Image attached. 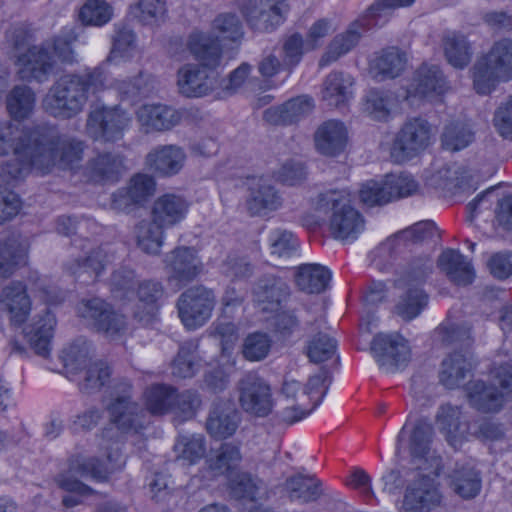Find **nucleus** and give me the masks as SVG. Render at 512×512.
Returning a JSON list of instances; mask_svg holds the SVG:
<instances>
[{"mask_svg": "<svg viewBox=\"0 0 512 512\" xmlns=\"http://www.w3.org/2000/svg\"><path fill=\"white\" fill-rule=\"evenodd\" d=\"M353 78L340 71L329 73L321 88V100L328 107L341 108L352 98Z\"/></svg>", "mask_w": 512, "mask_h": 512, "instance_id": "nucleus-29", "label": "nucleus"}, {"mask_svg": "<svg viewBox=\"0 0 512 512\" xmlns=\"http://www.w3.org/2000/svg\"><path fill=\"white\" fill-rule=\"evenodd\" d=\"M169 281L186 284L193 281L203 270V263L190 247H177L165 258Z\"/></svg>", "mask_w": 512, "mask_h": 512, "instance_id": "nucleus-19", "label": "nucleus"}, {"mask_svg": "<svg viewBox=\"0 0 512 512\" xmlns=\"http://www.w3.org/2000/svg\"><path fill=\"white\" fill-rule=\"evenodd\" d=\"M111 368L104 361H96L85 368L83 379L78 385L83 393L91 394L100 391L111 378Z\"/></svg>", "mask_w": 512, "mask_h": 512, "instance_id": "nucleus-54", "label": "nucleus"}, {"mask_svg": "<svg viewBox=\"0 0 512 512\" xmlns=\"http://www.w3.org/2000/svg\"><path fill=\"white\" fill-rule=\"evenodd\" d=\"M469 403L482 412H497L504 402V393L492 385H486L481 380L472 381L467 386Z\"/></svg>", "mask_w": 512, "mask_h": 512, "instance_id": "nucleus-36", "label": "nucleus"}, {"mask_svg": "<svg viewBox=\"0 0 512 512\" xmlns=\"http://www.w3.org/2000/svg\"><path fill=\"white\" fill-rule=\"evenodd\" d=\"M56 323L55 315L45 309L43 314L36 315L33 322L24 329V335L36 354L42 357L49 355Z\"/></svg>", "mask_w": 512, "mask_h": 512, "instance_id": "nucleus-26", "label": "nucleus"}, {"mask_svg": "<svg viewBox=\"0 0 512 512\" xmlns=\"http://www.w3.org/2000/svg\"><path fill=\"white\" fill-rule=\"evenodd\" d=\"M512 79V40L501 39L473 66V85L478 94H489L500 81Z\"/></svg>", "mask_w": 512, "mask_h": 512, "instance_id": "nucleus-6", "label": "nucleus"}, {"mask_svg": "<svg viewBox=\"0 0 512 512\" xmlns=\"http://www.w3.org/2000/svg\"><path fill=\"white\" fill-rule=\"evenodd\" d=\"M13 153L15 159L0 165V178L6 184L22 179L31 168L45 174L55 166L71 167L81 161L83 143L60 134L55 127L39 125L23 131Z\"/></svg>", "mask_w": 512, "mask_h": 512, "instance_id": "nucleus-1", "label": "nucleus"}, {"mask_svg": "<svg viewBox=\"0 0 512 512\" xmlns=\"http://www.w3.org/2000/svg\"><path fill=\"white\" fill-rule=\"evenodd\" d=\"M298 288L306 293L323 292L330 281V272L319 264H303L295 274Z\"/></svg>", "mask_w": 512, "mask_h": 512, "instance_id": "nucleus-44", "label": "nucleus"}, {"mask_svg": "<svg viewBox=\"0 0 512 512\" xmlns=\"http://www.w3.org/2000/svg\"><path fill=\"white\" fill-rule=\"evenodd\" d=\"M241 408L258 417L267 416L273 408L270 385L257 373L244 374L237 383Z\"/></svg>", "mask_w": 512, "mask_h": 512, "instance_id": "nucleus-12", "label": "nucleus"}, {"mask_svg": "<svg viewBox=\"0 0 512 512\" xmlns=\"http://www.w3.org/2000/svg\"><path fill=\"white\" fill-rule=\"evenodd\" d=\"M36 96L33 90L25 85L15 86L6 96V108L14 120L27 119L33 112Z\"/></svg>", "mask_w": 512, "mask_h": 512, "instance_id": "nucleus-46", "label": "nucleus"}, {"mask_svg": "<svg viewBox=\"0 0 512 512\" xmlns=\"http://www.w3.org/2000/svg\"><path fill=\"white\" fill-rule=\"evenodd\" d=\"M359 198L367 206H381L391 201V192L388 191L386 181L379 183L371 180L362 185Z\"/></svg>", "mask_w": 512, "mask_h": 512, "instance_id": "nucleus-64", "label": "nucleus"}, {"mask_svg": "<svg viewBox=\"0 0 512 512\" xmlns=\"http://www.w3.org/2000/svg\"><path fill=\"white\" fill-rule=\"evenodd\" d=\"M314 140L319 153L335 157L345 150L348 143V131L341 121L328 120L318 127Z\"/></svg>", "mask_w": 512, "mask_h": 512, "instance_id": "nucleus-23", "label": "nucleus"}, {"mask_svg": "<svg viewBox=\"0 0 512 512\" xmlns=\"http://www.w3.org/2000/svg\"><path fill=\"white\" fill-rule=\"evenodd\" d=\"M313 108L311 99L300 96L288 100L282 105L264 111V120L272 125H289L309 114Z\"/></svg>", "mask_w": 512, "mask_h": 512, "instance_id": "nucleus-30", "label": "nucleus"}, {"mask_svg": "<svg viewBox=\"0 0 512 512\" xmlns=\"http://www.w3.org/2000/svg\"><path fill=\"white\" fill-rule=\"evenodd\" d=\"M111 422L125 433L138 434L147 425L144 410L132 399V384L120 379L113 386L110 403L106 407Z\"/></svg>", "mask_w": 512, "mask_h": 512, "instance_id": "nucleus-8", "label": "nucleus"}, {"mask_svg": "<svg viewBox=\"0 0 512 512\" xmlns=\"http://www.w3.org/2000/svg\"><path fill=\"white\" fill-rule=\"evenodd\" d=\"M407 54L397 47L383 49L371 62V71L379 80L400 76L407 66Z\"/></svg>", "mask_w": 512, "mask_h": 512, "instance_id": "nucleus-35", "label": "nucleus"}, {"mask_svg": "<svg viewBox=\"0 0 512 512\" xmlns=\"http://www.w3.org/2000/svg\"><path fill=\"white\" fill-rule=\"evenodd\" d=\"M131 122V115L118 106L99 107L89 113L86 129L94 140L116 141Z\"/></svg>", "mask_w": 512, "mask_h": 512, "instance_id": "nucleus-10", "label": "nucleus"}, {"mask_svg": "<svg viewBox=\"0 0 512 512\" xmlns=\"http://www.w3.org/2000/svg\"><path fill=\"white\" fill-rule=\"evenodd\" d=\"M139 121L154 130H170L182 119L181 113L166 105H144L138 111Z\"/></svg>", "mask_w": 512, "mask_h": 512, "instance_id": "nucleus-37", "label": "nucleus"}, {"mask_svg": "<svg viewBox=\"0 0 512 512\" xmlns=\"http://www.w3.org/2000/svg\"><path fill=\"white\" fill-rule=\"evenodd\" d=\"M197 344L195 342L184 343L178 351L172 364V374L179 378H190L197 370L196 363Z\"/></svg>", "mask_w": 512, "mask_h": 512, "instance_id": "nucleus-56", "label": "nucleus"}, {"mask_svg": "<svg viewBox=\"0 0 512 512\" xmlns=\"http://www.w3.org/2000/svg\"><path fill=\"white\" fill-rule=\"evenodd\" d=\"M109 88V73L103 67H87L81 73L61 76L49 89L42 100L44 111L62 120L80 114L89 99Z\"/></svg>", "mask_w": 512, "mask_h": 512, "instance_id": "nucleus-2", "label": "nucleus"}, {"mask_svg": "<svg viewBox=\"0 0 512 512\" xmlns=\"http://www.w3.org/2000/svg\"><path fill=\"white\" fill-rule=\"evenodd\" d=\"M77 35L74 32L63 33L52 37L45 41L49 46L51 54L56 59V64L59 62L63 65H74L78 63L77 53L73 48V43L76 42Z\"/></svg>", "mask_w": 512, "mask_h": 512, "instance_id": "nucleus-53", "label": "nucleus"}, {"mask_svg": "<svg viewBox=\"0 0 512 512\" xmlns=\"http://www.w3.org/2000/svg\"><path fill=\"white\" fill-rule=\"evenodd\" d=\"M331 383L327 369L311 376L305 388L296 380H285L277 404L278 417L293 424L309 415L322 401Z\"/></svg>", "mask_w": 512, "mask_h": 512, "instance_id": "nucleus-4", "label": "nucleus"}, {"mask_svg": "<svg viewBox=\"0 0 512 512\" xmlns=\"http://www.w3.org/2000/svg\"><path fill=\"white\" fill-rule=\"evenodd\" d=\"M254 299L267 312H277L289 297V286L280 277L265 275L254 287Z\"/></svg>", "mask_w": 512, "mask_h": 512, "instance_id": "nucleus-22", "label": "nucleus"}, {"mask_svg": "<svg viewBox=\"0 0 512 512\" xmlns=\"http://www.w3.org/2000/svg\"><path fill=\"white\" fill-rule=\"evenodd\" d=\"M434 429L425 419L417 420L411 429L405 424L397 437L398 448L407 446L414 458H426L431 451Z\"/></svg>", "mask_w": 512, "mask_h": 512, "instance_id": "nucleus-21", "label": "nucleus"}, {"mask_svg": "<svg viewBox=\"0 0 512 512\" xmlns=\"http://www.w3.org/2000/svg\"><path fill=\"white\" fill-rule=\"evenodd\" d=\"M199 64H186L178 71V87L187 97H202L211 93L218 85L216 68Z\"/></svg>", "mask_w": 512, "mask_h": 512, "instance_id": "nucleus-15", "label": "nucleus"}, {"mask_svg": "<svg viewBox=\"0 0 512 512\" xmlns=\"http://www.w3.org/2000/svg\"><path fill=\"white\" fill-rule=\"evenodd\" d=\"M462 413L458 406L443 404L436 414V423L451 446L456 447L469 433L470 426L461 421Z\"/></svg>", "mask_w": 512, "mask_h": 512, "instance_id": "nucleus-31", "label": "nucleus"}, {"mask_svg": "<svg viewBox=\"0 0 512 512\" xmlns=\"http://www.w3.org/2000/svg\"><path fill=\"white\" fill-rule=\"evenodd\" d=\"M446 59L456 68H464L471 60L472 52L465 36L455 32L448 33L443 38Z\"/></svg>", "mask_w": 512, "mask_h": 512, "instance_id": "nucleus-50", "label": "nucleus"}, {"mask_svg": "<svg viewBox=\"0 0 512 512\" xmlns=\"http://www.w3.org/2000/svg\"><path fill=\"white\" fill-rule=\"evenodd\" d=\"M106 459V463L100 461L97 457L78 459L73 462L71 469L77 471L81 476H90L92 480L105 482L109 479L110 474L119 469L124 463L118 445L110 447Z\"/></svg>", "mask_w": 512, "mask_h": 512, "instance_id": "nucleus-25", "label": "nucleus"}, {"mask_svg": "<svg viewBox=\"0 0 512 512\" xmlns=\"http://www.w3.org/2000/svg\"><path fill=\"white\" fill-rule=\"evenodd\" d=\"M337 342L325 333L314 335L307 343L306 354L309 360L319 364L331 359L336 353Z\"/></svg>", "mask_w": 512, "mask_h": 512, "instance_id": "nucleus-55", "label": "nucleus"}, {"mask_svg": "<svg viewBox=\"0 0 512 512\" xmlns=\"http://www.w3.org/2000/svg\"><path fill=\"white\" fill-rule=\"evenodd\" d=\"M25 263L26 256L21 249L0 242V280L10 278Z\"/></svg>", "mask_w": 512, "mask_h": 512, "instance_id": "nucleus-57", "label": "nucleus"}, {"mask_svg": "<svg viewBox=\"0 0 512 512\" xmlns=\"http://www.w3.org/2000/svg\"><path fill=\"white\" fill-rule=\"evenodd\" d=\"M186 154L177 145H160L146 155L147 166L161 176L178 174L184 166Z\"/></svg>", "mask_w": 512, "mask_h": 512, "instance_id": "nucleus-24", "label": "nucleus"}, {"mask_svg": "<svg viewBox=\"0 0 512 512\" xmlns=\"http://www.w3.org/2000/svg\"><path fill=\"white\" fill-rule=\"evenodd\" d=\"M433 129L421 117L407 119L396 132L391 146L390 158L394 163L403 164L419 156L431 143Z\"/></svg>", "mask_w": 512, "mask_h": 512, "instance_id": "nucleus-7", "label": "nucleus"}, {"mask_svg": "<svg viewBox=\"0 0 512 512\" xmlns=\"http://www.w3.org/2000/svg\"><path fill=\"white\" fill-rule=\"evenodd\" d=\"M91 345L84 339H77L65 347L61 352V360L66 372L70 375L77 374L88 367Z\"/></svg>", "mask_w": 512, "mask_h": 512, "instance_id": "nucleus-51", "label": "nucleus"}, {"mask_svg": "<svg viewBox=\"0 0 512 512\" xmlns=\"http://www.w3.org/2000/svg\"><path fill=\"white\" fill-rule=\"evenodd\" d=\"M283 491L291 501L299 503L314 502L323 494L322 482L314 475L303 474L288 477Z\"/></svg>", "mask_w": 512, "mask_h": 512, "instance_id": "nucleus-33", "label": "nucleus"}, {"mask_svg": "<svg viewBox=\"0 0 512 512\" xmlns=\"http://www.w3.org/2000/svg\"><path fill=\"white\" fill-rule=\"evenodd\" d=\"M473 141V133L464 125L451 123L445 127L442 135L443 146L451 151L467 147Z\"/></svg>", "mask_w": 512, "mask_h": 512, "instance_id": "nucleus-62", "label": "nucleus"}, {"mask_svg": "<svg viewBox=\"0 0 512 512\" xmlns=\"http://www.w3.org/2000/svg\"><path fill=\"white\" fill-rule=\"evenodd\" d=\"M80 317L91 322L99 331L113 336L125 328L124 317L114 312L100 298L83 299L77 306Z\"/></svg>", "mask_w": 512, "mask_h": 512, "instance_id": "nucleus-18", "label": "nucleus"}, {"mask_svg": "<svg viewBox=\"0 0 512 512\" xmlns=\"http://www.w3.org/2000/svg\"><path fill=\"white\" fill-rule=\"evenodd\" d=\"M449 478L454 492L464 499L474 498L481 490L480 475L473 467H457Z\"/></svg>", "mask_w": 512, "mask_h": 512, "instance_id": "nucleus-47", "label": "nucleus"}, {"mask_svg": "<svg viewBox=\"0 0 512 512\" xmlns=\"http://www.w3.org/2000/svg\"><path fill=\"white\" fill-rule=\"evenodd\" d=\"M110 87H113L123 98L136 100L151 95L156 89V80L152 75L140 71L134 77L116 80L113 84L109 83Z\"/></svg>", "mask_w": 512, "mask_h": 512, "instance_id": "nucleus-43", "label": "nucleus"}, {"mask_svg": "<svg viewBox=\"0 0 512 512\" xmlns=\"http://www.w3.org/2000/svg\"><path fill=\"white\" fill-rule=\"evenodd\" d=\"M124 169L122 156L113 153H99L87 164V173L95 182L117 181Z\"/></svg>", "mask_w": 512, "mask_h": 512, "instance_id": "nucleus-39", "label": "nucleus"}, {"mask_svg": "<svg viewBox=\"0 0 512 512\" xmlns=\"http://www.w3.org/2000/svg\"><path fill=\"white\" fill-rule=\"evenodd\" d=\"M112 8L104 0H88L81 8L79 17L86 25L102 26L110 21Z\"/></svg>", "mask_w": 512, "mask_h": 512, "instance_id": "nucleus-58", "label": "nucleus"}, {"mask_svg": "<svg viewBox=\"0 0 512 512\" xmlns=\"http://www.w3.org/2000/svg\"><path fill=\"white\" fill-rule=\"evenodd\" d=\"M364 24L365 22L361 19L360 22L351 24L345 32L336 35L321 56L319 66H328L353 49L360 39L358 27L361 25L368 29Z\"/></svg>", "mask_w": 512, "mask_h": 512, "instance_id": "nucleus-38", "label": "nucleus"}, {"mask_svg": "<svg viewBox=\"0 0 512 512\" xmlns=\"http://www.w3.org/2000/svg\"><path fill=\"white\" fill-rule=\"evenodd\" d=\"M304 42L303 36L295 32L287 36L282 44V56L284 70L289 73L301 62L304 55Z\"/></svg>", "mask_w": 512, "mask_h": 512, "instance_id": "nucleus-61", "label": "nucleus"}, {"mask_svg": "<svg viewBox=\"0 0 512 512\" xmlns=\"http://www.w3.org/2000/svg\"><path fill=\"white\" fill-rule=\"evenodd\" d=\"M471 369V362L463 354L453 353L442 362L440 382L449 389L460 387Z\"/></svg>", "mask_w": 512, "mask_h": 512, "instance_id": "nucleus-45", "label": "nucleus"}, {"mask_svg": "<svg viewBox=\"0 0 512 512\" xmlns=\"http://www.w3.org/2000/svg\"><path fill=\"white\" fill-rule=\"evenodd\" d=\"M133 13L143 24H159L166 18V3L163 0H139Z\"/></svg>", "mask_w": 512, "mask_h": 512, "instance_id": "nucleus-59", "label": "nucleus"}, {"mask_svg": "<svg viewBox=\"0 0 512 512\" xmlns=\"http://www.w3.org/2000/svg\"><path fill=\"white\" fill-rule=\"evenodd\" d=\"M0 308L7 314L11 326L21 327L32 310V300L26 284L12 281L5 285L0 291Z\"/></svg>", "mask_w": 512, "mask_h": 512, "instance_id": "nucleus-16", "label": "nucleus"}, {"mask_svg": "<svg viewBox=\"0 0 512 512\" xmlns=\"http://www.w3.org/2000/svg\"><path fill=\"white\" fill-rule=\"evenodd\" d=\"M444 497L434 478L420 475L405 489L401 509L403 512H431L441 507Z\"/></svg>", "mask_w": 512, "mask_h": 512, "instance_id": "nucleus-13", "label": "nucleus"}, {"mask_svg": "<svg viewBox=\"0 0 512 512\" xmlns=\"http://www.w3.org/2000/svg\"><path fill=\"white\" fill-rule=\"evenodd\" d=\"M446 90L445 78L437 66L422 65L407 88V97H430Z\"/></svg>", "mask_w": 512, "mask_h": 512, "instance_id": "nucleus-28", "label": "nucleus"}, {"mask_svg": "<svg viewBox=\"0 0 512 512\" xmlns=\"http://www.w3.org/2000/svg\"><path fill=\"white\" fill-rule=\"evenodd\" d=\"M175 450L178 453V458L189 464H195L206 454L205 438L200 434L182 437L175 444Z\"/></svg>", "mask_w": 512, "mask_h": 512, "instance_id": "nucleus-60", "label": "nucleus"}, {"mask_svg": "<svg viewBox=\"0 0 512 512\" xmlns=\"http://www.w3.org/2000/svg\"><path fill=\"white\" fill-rule=\"evenodd\" d=\"M244 37L243 23L234 12L216 15L211 22V34L193 29L186 39V47L202 65L217 68L221 65V42L239 44Z\"/></svg>", "mask_w": 512, "mask_h": 512, "instance_id": "nucleus-3", "label": "nucleus"}, {"mask_svg": "<svg viewBox=\"0 0 512 512\" xmlns=\"http://www.w3.org/2000/svg\"><path fill=\"white\" fill-rule=\"evenodd\" d=\"M428 303V295L420 288H409L395 306V313L410 321L417 317Z\"/></svg>", "mask_w": 512, "mask_h": 512, "instance_id": "nucleus-52", "label": "nucleus"}, {"mask_svg": "<svg viewBox=\"0 0 512 512\" xmlns=\"http://www.w3.org/2000/svg\"><path fill=\"white\" fill-rule=\"evenodd\" d=\"M239 7L251 28L261 32L275 30L289 11L286 0H244Z\"/></svg>", "mask_w": 512, "mask_h": 512, "instance_id": "nucleus-11", "label": "nucleus"}, {"mask_svg": "<svg viewBox=\"0 0 512 512\" xmlns=\"http://www.w3.org/2000/svg\"><path fill=\"white\" fill-rule=\"evenodd\" d=\"M216 295L211 288L195 285L180 294L177 300L178 316L188 330L204 326L211 318Z\"/></svg>", "mask_w": 512, "mask_h": 512, "instance_id": "nucleus-9", "label": "nucleus"}, {"mask_svg": "<svg viewBox=\"0 0 512 512\" xmlns=\"http://www.w3.org/2000/svg\"><path fill=\"white\" fill-rule=\"evenodd\" d=\"M371 351L379 365L386 371H393L410 358L408 343L399 334L376 335L371 342Z\"/></svg>", "mask_w": 512, "mask_h": 512, "instance_id": "nucleus-17", "label": "nucleus"}, {"mask_svg": "<svg viewBox=\"0 0 512 512\" xmlns=\"http://www.w3.org/2000/svg\"><path fill=\"white\" fill-rule=\"evenodd\" d=\"M281 204L280 196L268 180L260 178L252 187L247 200L251 215H261L266 210H275Z\"/></svg>", "mask_w": 512, "mask_h": 512, "instance_id": "nucleus-41", "label": "nucleus"}, {"mask_svg": "<svg viewBox=\"0 0 512 512\" xmlns=\"http://www.w3.org/2000/svg\"><path fill=\"white\" fill-rule=\"evenodd\" d=\"M271 344L272 341L266 333H253L246 337L242 352L247 360L260 361L268 355Z\"/></svg>", "mask_w": 512, "mask_h": 512, "instance_id": "nucleus-63", "label": "nucleus"}, {"mask_svg": "<svg viewBox=\"0 0 512 512\" xmlns=\"http://www.w3.org/2000/svg\"><path fill=\"white\" fill-rule=\"evenodd\" d=\"M164 229L153 219L140 221L135 226L137 246L147 254H158L163 244Z\"/></svg>", "mask_w": 512, "mask_h": 512, "instance_id": "nucleus-48", "label": "nucleus"}, {"mask_svg": "<svg viewBox=\"0 0 512 512\" xmlns=\"http://www.w3.org/2000/svg\"><path fill=\"white\" fill-rule=\"evenodd\" d=\"M317 209L331 210L329 230L338 240L350 241L358 237L364 230L365 221L350 200L345 190H329L317 196Z\"/></svg>", "mask_w": 512, "mask_h": 512, "instance_id": "nucleus-5", "label": "nucleus"}, {"mask_svg": "<svg viewBox=\"0 0 512 512\" xmlns=\"http://www.w3.org/2000/svg\"><path fill=\"white\" fill-rule=\"evenodd\" d=\"M17 74L23 81H46L56 69V59L45 41L32 45L24 53L16 55Z\"/></svg>", "mask_w": 512, "mask_h": 512, "instance_id": "nucleus-14", "label": "nucleus"}, {"mask_svg": "<svg viewBox=\"0 0 512 512\" xmlns=\"http://www.w3.org/2000/svg\"><path fill=\"white\" fill-rule=\"evenodd\" d=\"M242 458L240 444L225 442L211 451L206 462L208 468L216 474L228 475L238 469Z\"/></svg>", "mask_w": 512, "mask_h": 512, "instance_id": "nucleus-40", "label": "nucleus"}, {"mask_svg": "<svg viewBox=\"0 0 512 512\" xmlns=\"http://www.w3.org/2000/svg\"><path fill=\"white\" fill-rule=\"evenodd\" d=\"M176 390L166 384H153L144 392L146 410L154 416H162L174 410Z\"/></svg>", "mask_w": 512, "mask_h": 512, "instance_id": "nucleus-42", "label": "nucleus"}, {"mask_svg": "<svg viewBox=\"0 0 512 512\" xmlns=\"http://www.w3.org/2000/svg\"><path fill=\"white\" fill-rule=\"evenodd\" d=\"M437 263L439 269L456 285L466 286L474 280L475 272L471 263L459 251L445 250Z\"/></svg>", "mask_w": 512, "mask_h": 512, "instance_id": "nucleus-32", "label": "nucleus"}, {"mask_svg": "<svg viewBox=\"0 0 512 512\" xmlns=\"http://www.w3.org/2000/svg\"><path fill=\"white\" fill-rule=\"evenodd\" d=\"M115 260V251L108 245H101L88 252L85 257L70 260L65 269L78 279L95 280Z\"/></svg>", "mask_w": 512, "mask_h": 512, "instance_id": "nucleus-20", "label": "nucleus"}, {"mask_svg": "<svg viewBox=\"0 0 512 512\" xmlns=\"http://www.w3.org/2000/svg\"><path fill=\"white\" fill-rule=\"evenodd\" d=\"M396 105L397 99L393 93L371 90L365 96L364 111L374 120L387 121Z\"/></svg>", "mask_w": 512, "mask_h": 512, "instance_id": "nucleus-49", "label": "nucleus"}, {"mask_svg": "<svg viewBox=\"0 0 512 512\" xmlns=\"http://www.w3.org/2000/svg\"><path fill=\"white\" fill-rule=\"evenodd\" d=\"M188 209L189 203L183 196L167 193L155 200L151 215L156 223L169 228L181 222Z\"/></svg>", "mask_w": 512, "mask_h": 512, "instance_id": "nucleus-27", "label": "nucleus"}, {"mask_svg": "<svg viewBox=\"0 0 512 512\" xmlns=\"http://www.w3.org/2000/svg\"><path fill=\"white\" fill-rule=\"evenodd\" d=\"M240 423L239 412L229 405H216L206 420V430L215 439H226L235 434Z\"/></svg>", "mask_w": 512, "mask_h": 512, "instance_id": "nucleus-34", "label": "nucleus"}]
</instances>
